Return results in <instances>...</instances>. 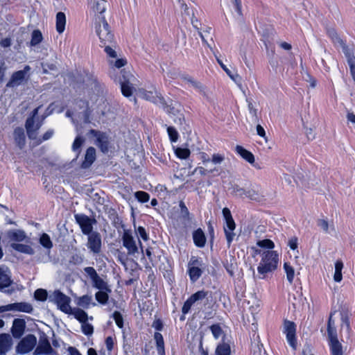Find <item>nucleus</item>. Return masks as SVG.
Returning <instances> with one entry per match:
<instances>
[{
  "mask_svg": "<svg viewBox=\"0 0 355 355\" xmlns=\"http://www.w3.org/2000/svg\"><path fill=\"white\" fill-rule=\"evenodd\" d=\"M284 269L286 274V279L290 284H292L295 275V270L293 267L288 262L284 263Z\"/></svg>",
  "mask_w": 355,
  "mask_h": 355,
  "instance_id": "nucleus-42",
  "label": "nucleus"
},
{
  "mask_svg": "<svg viewBox=\"0 0 355 355\" xmlns=\"http://www.w3.org/2000/svg\"><path fill=\"white\" fill-rule=\"evenodd\" d=\"M82 332L87 336L92 335L94 332V327L92 324L85 322V323H82L81 325Z\"/></svg>",
  "mask_w": 355,
  "mask_h": 355,
  "instance_id": "nucleus-57",
  "label": "nucleus"
},
{
  "mask_svg": "<svg viewBox=\"0 0 355 355\" xmlns=\"http://www.w3.org/2000/svg\"><path fill=\"white\" fill-rule=\"evenodd\" d=\"M92 297L88 295H83L79 297L77 302V304L85 309H87L91 303Z\"/></svg>",
  "mask_w": 355,
  "mask_h": 355,
  "instance_id": "nucleus-51",
  "label": "nucleus"
},
{
  "mask_svg": "<svg viewBox=\"0 0 355 355\" xmlns=\"http://www.w3.org/2000/svg\"><path fill=\"white\" fill-rule=\"evenodd\" d=\"M92 286L99 291L105 290L107 292H112V290L110 289L107 283L105 282L101 277H100L99 275L94 279L92 281Z\"/></svg>",
  "mask_w": 355,
  "mask_h": 355,
  "instance_id": "nucleus-33",
  "label": "nucleus"
},
{
  "mask_svg": "<svg viewBox=\"0 0 355 355\" xmlns=\"http://www.w3.org/2000/svg\"><path fill=\"white\" fill-rule=\"evenodd\" d=\"M343 268V263L341 261L338 260L335 263V272L334 275V279L336 282H340L343 279L342 270Z\"/></svg>",
  "mask_w": 355,
  "mask_h": 355,
  "instance_id": "nucleus-38",
  "label": "nucleus"
},
{
  "mask_svg": "<svg viewBox=\"0 0 355 355\" xmlns=\"http://www.w3.org/2000/svg\"><path fill=\"white\" fill-rule=\"evenodd\" d=\"M136 233L144 241H147L149 239L148 234L146 231V229L142 226H139L136 230Z\"/></svg>",
  "mask_w": 355,
  "mask_h": 355,
  "instance_id": "nucleus-63",
  "label": "nucleus"
},
{
  "mask_svg": "<svg viewBox=\"0 0 355 355\" xmlns=\"http://www.w3.org/2000/svg\"><path fill=\"white\" fill-rule=\"evenodd\" d=\"M166 130L170 141L173 143L177 142L179 139V134L177 130L173 126H167Z\"/></svg>",
  "mask_w": 355,
  "mask_h": 355,
  "instance_id": "nucleus-48",
  "label": "nucleus"
},
{
  "mask_svg": "<svg viewBox=\"0 0 355 355\" xmlns=\"http://www.w3.org/2000/svg\"><path fill=\"white\" fill-rule=\"evenodd\" d=\"M135 198L141 203L147 202L150 200V194L146 191H138L135 193Z\"/></svg>",
  "mask_w": 355,
  "mask_h": 355,
  "instance_id": "nucleus-50",
  "label": "nucleus"
},
{
  "mask_svg": "<svg viewBox=\"0 0 355 355\" xmlns=\"http://www.w3.org/2000/svg\"><path fill=\"white\" fill-rule=\"evenodd\" d=\"M39 243L41 245L48 250H50L53 247V243L51 240V238L46 233H43L41 234L39 239Z\"/></svg>",
  "mask_w": 355,
  "mask_h": 355,
  "instance_id": "nucleus-43",
  "label": "nucleus"
},
{
  "mask_svg": "<svg viewBox=\"0 0 355 355\" xmlns=\"http://www.w3.org/2000/svg\"><path fill=\"white\" fill-rule=\"evenodd\" d=\"M54 135V130L53 129L48 130L41 137H39L37 141H36V145H40L42 142L50 139Z\"/></svg>",
  "mask_w": 355,
  "mask_h": 355,
  "instance_id": "nucleus-56",
  "label": "nucleus"
},
{
  "mask_svg": "<svg viewBox=\"0 0 355 355\" xmlns=\"http://www.w3.org/2000/svg\"><path fill=\"white\" fill-rule=\"evenodd\" d=\"M327 33L332 42L336 45L340 44L343 40L340 37L334 28H327Z\"/></svg>",
  "mask_w": 355,
  "mask_h": 355,
  "instance_id": "nucleus-40",
  "label": "nucleus"
},
{
  "mask_svg": "<svg viewBox=\"0 0 355 355\" xmlns=\"http://www.w3.org/2000/svg\"><path fill=\"white\" fill-rule=\"evenodd\" d=\"M202 270L198 266L188 267L187 273L191 282L195 283L202 275Z\"/></svg>",
  "mask_w": 355,
  "mask_h": 355,
  "instance_id": "nucleus-31",
  "label": "nucleus"
},
{
  "mask_svg": "<svg viewBox=\"0 0 355 355\" xmlns=\"http://www.w3.org/2000/svg\"><path fill=\"white\" fill-rule=\"evenodd\" d=\"M111 317L114 320L115 323L119 328L122 329L123 327V318L119 311H115Z\"/></svg>",
  "mask_w": 355,
  "mask_h": 355,
  "instance_id": "nucleus-53",
  "label": "nucleus"
},
{
  "mask_svg": "<svg viewBox=\"0 0 355 355\" xmlns=\"http://www.w3.org/2000/svg\"><path fill=\"white\" fill-rule=\"evenodd\" d=\"M208 294L209 292L205 290H200L192 294L184 302L182 307V313L183 314H187L190 311L191 308L193 304L205 299L207 297Z\"/></svg>",
  "mask_w": 355,
  "mask_h": 355,
  "instance_id": "nucleus-13",
  "label": "nucleus"
},
{
  "mask_svg": "<svg viewBox=\"0 0 355 355\" xmlns=\"http://www.w3.org/2000/svg\"><path fill=\"white\" fill-rule=\"evenodd\" d=\"M261 26H260L259 28L256 27V29L258 31L259 33H261L262 31L261 34L262 35L266 38V40H268L270 35H272L274 33L273 28H271L270 26H268L267 24H261Z\"/></svg>",
  "mask_w": 355,
  "mask_h": 355,
  "instance_id": "nucleus-41",
  "label": "nucleus"
},
{
  "mask_svg": "<svg viewBox=\"0 0 355 355\" xmlns=\"http://www.w3.org/2000/svg\"><path fill=\"white\" fill-rule=\"evenodd\" d=\"M218 62L221 67V68L225 71V73L228 75V76L233 80L234 81L236 80V78H240L239 74H233L232 71L227 67L225 64L223 63L222 61L218 59Z\"/></svg>",
  "mask_w": 355,
  "mask_h": 355,
  "instance_id": "nucleus-58",
  "label": "nucleus"
},
{
  "mask_svg": "<svg viewBox=\"0 0 355 355\" xmlns=\"http://www.w3.org/2000/svg\"><path fill=\"white\" fill-rule=\"evenodd\" d=\"M87 236V242L86 246L89 252L93 255H98L102 251L103 241L101 234L94 231Z\"/></svg>",
  "mask_w": 355,
  "mask_h": 355,
  "instance_id": "nucleus-8",
  "label": "nucleus"
},
{
  "mask_svg": "<svg viewBox=\"0 0 355 355\" xmlns=\"http://www.w3.org/2000/svg\"><path fill=\"white\" fill-rule=\"evenodd\" d=\"M327 331L329 347L341 345L338 339V334L336 326H327Z\"/></svg>",
  "mask_w": 355,
  "mask_h": 355,
  "instance_id": "nucleus-27",
  "label": "nucleus"
},
{
  "mask_svg": "<svg viewBox=\"0 0 355 355\" xmlns=\"http://www.w3.org/2000/svg\"><path fill=\"white\" fill-rule=\"evenodd\" d=\"M257 245L261 248L267 249V250H272L275 248L273 241L268 239L258 241Z\"/></svg>",
  "mask_w": 355,
  "mask_h": 355,
  "instance_id": "nucleus-49",
  "label": "nucleus"
},
{
  "mask_svg": "<svg viewBox=\"0 0 355 355\" xmlns=\"http://www.w3.org/2000/svg\"><path fill=\"white\" fill-rule=\"evenodd\" d=\"M107 2L105 0H94L87 14V20L95 22H107L105 12Z\"/></svg>",
  "mask_w": 355,
  "mask_h": 355,
  "instance_id": "nucleus-3",
  "label": "nucleus"
},
{
  "mask_svg": "<svg viewBox=\"0 0 355 355\" xmlns=\"http://www.w3.org/2000/svg\"><path fill=\"white\" fill-rule=\"evenodd\" d=\"M37 338L33 334H28L23 338L16 347V352L25 354L30 352L36 345Z\"/></svg>",
  "mask_w": 355,
  "mask_h": 355,
  "instance_id": "nucleus-11",
  "label": "nucleus"
},
{
  "mask_svg": "<svg viewBox=\"0 0 355 355\" xmlns=\"http://www.w3.org/2000/svg\"><path fill=\"white\" fill-rule=\"evenodd\" d=\"M123 245L127 249L128 254L134 255L138 252V248L132 233L128 230H125L122 236Z\"/></svg>",
  "mask_w": 355,
  "mask_h": 355,
  "instance_id": "nucleus-17",
  "label": "nucleus"
},
{
  "mask_svg": "<svg viewBox=\"0 0 355 355\" xmlns=\"http://www.w3.org/2000/svg\"><path fill=\"white\" fill-rule=\"evenodd\" d=\"M121 76L119 77V83L122 84V83H131V79L134 78V76L129 72L125 70H121Z\"/></svg>",
  "mask_w": 355,
  "mask_h": 355,
  "instance_id": "nucleus-54",
  "label": "nucleus"
},
{
  "mask_svg": "<svg viewBox=\"0 0 355 355\" xmlns=\"http://www.w3.org/2000/svg\"><path fill=\"white\" fill-rule=\"evenodd\" d=\"M330 355H345L342 344L329 347Z\"/></svg>",
  "mask_w": 355,
  "mask_h": 355,
  "instance_id": "nucleus-60",
  "label": "nucleus"
},
{
  "mask_svg": "<svg viewBox=\"0 0 355 355\" xmlns=\"http://www.w3.org/2000/svg\"><path fill=\"white\" fill-rule=\"evenodd\" d=\"M194 245L200 248H204L206 244V236L201 228H198L192 233Z\"/></svg>",
  "mask_w": 355,
  "mask_h": 355,
  "instance_id": "nucleus-22",
  "label": "nucleus"
},
{
  "mask_svg": "<svg viewBox=\"0 0 355 355\" xmlns=\"http://www.w3.org/2000/svg\"><path fill=\"white\" fill-rule=\"evenodd\" d=\"M181 5L182 9L183 10L182 12V21L196 22L198 21V19L195 17L193 10H190L184 3H182Z\"/></svg>",
  "mask_w": 355,
  "mask_h": 355,
  "instance_id": "nucleus-30",
  "label": "nucleus"
},
{
  "mask_svg": "<svg viewBox=\"0 0 355 355\" xmlns=\"http://www.w3.org/2000/svg\"><path fill=\"white\" fill-rule=\"evenodd\" d=\"M235 151L239 154L243 159L246 160L251 164H253L255 162L254 155L249 150L244 148L243 146L237 145L235 147Z\"/></svg>",
  "mask_w": 355,
  "mask_h": 355,
  "instance_id": "nucleus-29",
  "label": "nucleus"
},
{
  "mask_svg": "<svg viewBox=\"0 0 355 355\" xmlns=\"http://www.w3.org/2000/svg\"><path fill=\"white\" fill-rule=\"evenodd\" d=\"M14 139L16 145L22 149L26 144L24 130L21 127H17L13 132Z\"/></svg>",
  "mask_w": 355,
  "mask_h": 355,
  "instance_id": "nucleus-25",
  "label": "nucleus"
},
{
  "mask_svg": "<svg viewBox=\"0 0 355 355\" xmlns=\"http://www.w3.org/2000/svg\"><path fill=\"white\" fill-rule=\"evenodd\" d=\"M96 32L102 45L110 44L114 41V35L110 24H98Z\"/></svg>",
  "mask_w": 355,
  "mask_h": 355,
  "instance_id": "nucleus-9",
  "label": "nucleus"
},
{
  "mask_svg": "<svg viewBox=\"0 0 355 355\" xmlns=\"http://www.w3.org/2000/svg\"><path fill=\"white\" fill-rule=\"evenodd\" d=\"M31 67L26 65L23 69L15 71L10 76V80L6 83L7 88H15L26 83L29 79V71Z\"/></svg>",
  "mask_w": 355,
  "mask_h": 355,
  "instance_id": "nucleus-6",
  "label": "nucleus"
},
{
  "mask_svg": "<svg viewBox=\"0 0 355 355\" xmlns=\"http://www.w3.org/2000/svg\"><path fill=\"white\" fill-rule=\"evenodd\" d=\"M179 207H180V216L181 218H182L183 220H190V212L188 209V208L187 207L185 203L182 201V200H180V202H179Z\"/></svg>",
  "mask_w": 355,
  "mask_h": 355,
  "instance_id": "nucleus-44",
  "label": "nucleus"
},
{
  "mask_svg": "<svg viewBox=\"0 0 355 355\" xmlns=\"http://www.w3.org/2000/svg\"><path fill=\"white\" fill-rule=\"evenodd\" d=\"M11 347V339L9 335L6 334H0V351L7 353Z\"/></svg>",
  "mask_w": 355,
  "mask_h": 355,
  "instance_id": "nucleus-32",
  "label": "nucleus"
},
{
  "mask_svg": "<svg viewBox=\"0 0 355 355\" xmlns=\"http://www.w3.org/2000/svg\"><path fill=\"white\" fill-rule=\"evenodd\" d=\"M90 134L96 137V145L100 148L101 151L106 153L109 150V139L105 132L92 129Z\"/></svg>",
  "mask_w": 355,
  "mask_h": 355,
  "instance_id": "nucleus-15",
  "label": "nucleus"
},
{
  "mask_svg": "<svg viewBox=\"0 0 355 355\" xmlns=\"http://www.w3.org/2000/svg\"><path fill=\"white\" fill-rule=\"evenodd\" d=\"M209 329L215 339H218L223 334V331L219 324H214L209 327Z\"/></svg>",
  "mask_w": 355,
  "mask_h": 355,
  "instance_id": "nucleus-52",
  "label": "nucleus"
},
{
  "mask_svg": "<svg viewBox=\"0 0 355 355\" xmlns=\"http://www.w3.org/2000/svg\"><path fill=\"white\" fill-rule=\"evenodd\" d=\"M232 193L233 195H235V196L241 197V198L244 197L245 189H244L243 188H241L238 185H234L232 187Z\"/></svg>",
  "mask_w": 355,
  "mask_h": 355,
  "instance_id": "nucleus-61",
  "label": "nucleus"
},
{
  "mask_svg": "<svg viewBox=\"0 0 355 355\" xmlns=\"http://www.w3.org/2000/svg\"><path fill=\"white\" fill-rule=\"evenodd\" d=\"M339 45L342 48L343 53L346 57L347 62L355 60V56L353 51L349 48L344 41L339 44Z\"/></svg>",
  "mask_w": 355,
  "mask_h": 355,
  "instance_id": "nucleus-34",
  "label": "nucleus"
},
{
  "mask_svg": "<svg viewBox=\"0 0 355 355\" xmlns=\"http://www.w3.org/2000/svg\"><path fill=\"white\" fill-rule=\"evenodd\" d=\"M7 310L16 311L27 313H31L33 311V306L28 302H15L7 304Z\"/></svg>",
  "mask_w": 355,
  "mask_h": 355,
  "instance_id": "nucleus-21",
  "label": "nucleus"
},
{
  "mask_svg": "<svg viewBox=\"0 0 355 355\" xmlns=\"http://www.w3.org/2000/svg\"><path fill=\"white\" fill-rule=\"evenodd\" d=\"M71 313L73 314L75 318L80 323H85L88 319L87 313L80 309H74Z\"/></svg>",
  "mask_w": 355,
  "mask_h": 355,
  "instance_id": "nucleus-39",
  "label": "nucleus"
},
{
  "mask_svg": "<svg viewBox=\"0 0 355 355\" xmlns=\"http://www.w3.org/2000/svg\"><path fill=\"white\" fill-rule=\"evenodd\" d=\"M85 78L84 81L86 83L88 87H90L92 89L97 93H102L104 87V85L101 83L96 76L89 71H85Z\"/></svg>",
  "mask_w": 355,
  "mask_h": 355,
  "instance_id": "nucleus-18",
  "label": "nucleus"
},
{
  "mask_svg": "<svg viewBox=\"0 0 355 355\" xmlns=\"http://www.w3.org/2000/svg\"><path fill=\"white\" fill-rule=\"evenodd\" d=\"M74 218L76 223L79 225L84 235L94 232L93 226L96 223V220L94 218H90L84 214H76L74 215Z\"/></svg>",
  "mask_w": 355,
  "mask_h": 355,
  "instance_id": "nucleus-10",
  "label": "nucleus"
},
{
  "mask_svg": "<svg viewBox=\"0 0 355 355\" xmlns=\"http://www.w3.org/2000/svg\"><path fill=\"white\" fill-rule=\"evenodd\" d=\"M248 107L250 114L252 116L253 120L257 122L258 121L257 117V110L254 107L253 104L250 101H248Z\"/></svg>",
  "mask_w": 355,
  "mask_h": 355,
  "instance_id": "nucleus-64",
  "label": "nucleus"
},
{
  "mask_svg": "<svg viewBox=\"0 0 355 355\" xmlns=\"http://www.w3.org/2000/svg\"><path fill=\"white\" fill-rule=\"evenodd\" d=\"M85 142V139L81 136H77L72 144V150L75 153H77V156L80 153V147Z\"/></svg>",
  "mask_w": 355,
  "mask_h": 355,
  "instance_id": "nucleus-47",
  "label": "nucleus"
},
{
  "mask_svg": "<svg viewBox=\"0 0 355 355\" xmlns=\"http://www.w3.org/2000/svg\"><path fill=\"white\" fill-rule=\"evenodd\" d=\"M25 128L28 139L35 141V144H36V141H37V139H39L37 137L38 130L34 128V123H33L32 119H26Z\"/></svg>",
  "mask_w": 355,
  "mask_h": 355,
  "instance_id": "nucleus-26",
  "label": "nucleus"
},
{
  "mask_svg": "<svg viewBox=\"0 0 355 355\" xmlns=\"http://www.w3.org/2000/svg\"><path fill=\"white\" fill-rule=\"evenodd\" d=\"M13 280L10 269L5 266H0V291L11 295L15 291L12 286Z\"/></svg>",
  "mask_w": 355,
  "mask_h": 355,
  "instance_id": "nucleus-5",
  "label": "nucleus"
},
{
  "mask_svg": "<svg viewBox=\"0 0 355 355\" xmlns=\"http://www.w3.org/2000/svg\"><path fill=\"white\" fill-rule=\"evenodd\" d=\"M10 246L14 250L21 253H24L28 255H33L35 254L34 249L31 246L26 244L11 243L10 244Z\"/></svg>",
  "mask_w": 355,
  "mask_h": 355,
  "instance_id": "nucleus-28",
  "label": "nucleus"
},
{
  "mask_svg": "<svg viewBox=\"0 0 355 355\" xmlns=\"http://www.w3.org/2000/svg\"><path fill=\"white\" fill-rule=\"evenodd\" d=\"M222 212L225 220L223 230L227 240V246L230 247L236 235L234 232L236 228V224L232 218L231 211L228 208H223Z\"/></svg>",
  "mask_w": 355,
  "mask_h": 355,
  "instance_id": "nucleus-4",
  "label": "nucleus"
},
{
  "mask_svg": "<svg viewBox=\"0 0 355 355\" xmlns=\"http://www.w3.org/2000/svg\"><path fill=\"white\" fill-rule=\"evenodd\" d=\"M47 295L46 291L42 288H38L34 293V297L38 301H45Z\"/></svg>",
  "mask_w": 355,
  "mask_h": 355,
  "instance_id": "nucleus-55",
  "label": "nucleus"
},
{
  "mask_svg": "<svg viewBox=\"0 0 355 355\" xmlns=\"http://www.w3.org/2000/svg\"><path fill=\"white\" fill-rule=\"evenodd\" d=\"M26 234L21 229H11L6 232L4 240L9 243H20L26 240Z\"/></svg>",
  "mask_w": 355,
  "mask_h": 355,
  "instance_id": "nucleus-16",
  "label": "nucleus"
},
{
  "mask_svg": "<svg viewBox=\"0 0 355 355\" xmlns=\"http://www.w3.org/2000/svg\"><path fill=\"white\" fill-rule=\"evenodd\" d=\"M215 354L216 355H230L231 348L230 345L224 342L218 344L216 347Z\"/></svg>",
  "mask_w": 355,
  "mask_h": 355,
  "instance_id": "nucleus-35",
  "label": "nucleus"
},
{
  "mask_svg": "<svg viewBox=\"0 0 355 355\" xmlns=\"http://www.w3.org/2000/svg\"><path fill=\"white\" fill-rule=\"evenodd\" d=\"M34 354L35 355L49 354L58 355L57 352L51 347L47 338H44L43 340H40L39 345L36 347Z\"/></svg>",
  "mask_w": 355,
  "mask_h": 355,
  "instance_id": "nucleus-20",
  "label": "nucleus"
},
{
  "mask_svg": "<svg viewBox=\"0 0 355 355\" xmlns=\"http://www.w3.org/2000/svg\"><path fill=\"white\" fill-rule=\"evenodd\" d=\"M26 322L22 318H15L12 322L11 333L15 338H20L24 334Z\"/></svg>",
  "mask_w": 355,
  "mask_h": 355,
  "instance_id": "nucleus-19",
  "label": "nucleus"
},
{
  "mask_svg": "<svg viewBox=\"0 0 355 355\" xmlns=\"http://www.w3.org/2000/svg\"><path fill=\"white\" fill-rule=\"evenodd\" d=\"M175 154L178 158L182 159H186L189 157L191 151L187 148L178 147L175 150Z\"/></svg>",
  "mask_w": 355,
  "mask_h": 355,
  "instance_id": "nucleus-46",
  "label": "nucleus"
},
{
  "mask_svg": "<svg viewBox=\"0 0 355 355\" xmlns=\"http://www.w3.org/2000/svg\"><path fill=\"white\" fill-rule=\"evenodd\" d=\"M120 85L122 94L127 98L132 97L133 91L135 90L132 84L131 83H122Z\"/></svg>",
  "mask_w": 355,
  "mask_h": 355,
  "instance_id": "nucleus-36",
  "label": "nucleus"
},
{
  "mask_svg": "<svg viewBox=\"0 0 355 355\" xmlns=\"http://www.w3.org/2000/svg\"><path fill=\"white\" fill-rule=\"evenodd\" d=\"M154 339L156 342L157 349L164 347V338L160 333L155 332L154 334Z\"/></svg>",
  "mask_w": 355,
  "mask_h": 355,
  "instance_id": "nucleus-62",
  "label": "nucleus"
},
{
  "mask_svg": "<svg viewBox=\"0 0 355 355\" xmlns=\"http://www.w3.org/2000/svg\"><path fill=\"white\" fill-rule=\"evenodd\" d=\"M176 105L177 103H174L171 99L168 98V100L164 99L160 107L173 119L175 123L181 127L182 130L191 131L184 114L180 112V110Z\"/></svg>",
  "mask_w": 355,
  "mask_h": 355,
  "instance_id": "nucleus-2",
  "label": "nucleus"
},
{
  "mask_svg": "<svg viewBox=\"0 0 355 355\" xmlns=\"http://www.w3.org/2000/svg\"><path fill=\"white\" fill-rule=\"evenodd\" d=\"M143 98L159 106L162 105L165 99L163 96L158 95L156 91H144L143 92Z\"/></svg>",
  "mask_w": 355,
  "mask_h": 355,
  "instance_id": "nucleus-24",
  "label": "nucleus"
},
{
  "mask_svg": "<svg viewBox=\"0 0 355 355\" xmlns=\"http://www.w3.org/2000/svg\"><path fill=\"white\" fill-rule=\"evenodd\" d=\"M244 196L250 200L256 201L259 200L260 198L259 194L254 189L245 190Z\"/></svg>",
  "mask_w": 355,
  "mask_h": 355,
  "instance_id": "nucleus-59",
  "label": "nucleus"
},
{
  "mask_svg": "<svg viewBox=\"0 0 355 355\" xmlns=\"http://www.w3.org/2000/svg\"><path fill=\"white\" fill-rule=\"evenodd\" d=\"M180 79L187 84L189 87L193 88L203 97L208 98L207 87L201 82L197 80L189 74L181 75Z\"/></svg>",
  "mask_w": 355,
  "mask_h": 355,
  "instance_id": "nucleus-14",
  "label": "nucleus"
},
{
  "mask_svg": "<svg viewBox=\"0 0 355 355\" xmlns=\"http://www.w3.org/2000/svg\"><path fill=\"white\" fill-rule=\"evenodd\" d=\"M43 37L42 33L39 30H35L31 35V45L35 46L42 41Z\"/></svg>",
  "mask_w": 355,
  "mask_h": 355,
  "instance_id": "nucleus-45",
  "label": "nucleus"
},
{
  "mask_svg": "<svg viewBox=\"0 0 355 355\" xmlns=\"http://www.w3.org/2000/svg\"><path fill=\"white\" fill-rule=\"evenodd\" d=\"M96 159V150L94 147H89L85 155V159L81 164L83 168H89Z\"/></svg>",
  "mask_w": 355,
  "mask_h": 355,
  "instance_id": "nucleus-23",
  "label": "nucleus"
},
{
  "mask_svg": "<svg viewBox=\"0 0 355 355\" xmlns=\"http://www.w3.org/2000/svg\"><path fill=\"white\" fill-rule=\"evenodd\" d=\"M111 292H107L105 290H101L96 293L95 298L96 301L101 304H106L109 299V293Z\"/></svg>",
  "mask_w": 355,
  "mask_h": 355,
  "instance_id": "nucleus-37",
  "label": "nucleus"
},
{
  "mask_svg": "<svg viewBox=\"0 0 355 355\" xmlns=\"http://www.w3.org/2000/svg\"><path fill=\"white\" fill-rule=\"evenodd\" d=\"M261 254V259L257 267V272L260 279H264L269 273H272L277 269L279 263V254L276 251L261 250L257 251Z\"/></svg>",
  "mask_w": 355,
  "mask_h": 355,
  "instance_id": "nucleus-1",
  "label": "nucleus"
},
{
  "mask_svg": "<svg viewBox=\"0 0 355 355\" xmlns=\"http://www.w3.org/2000/svg\"><path fill=\"white\" fill-rule=\"evenodd\" d=\"M58 306V309L64 313L71 314L72 309L70 306L71 298L59 290L55 291L50 297Z\"/></svg>",
  "mask_w": 355,
  "mask_h": 355,
  "instance_id": "nucleus-7",
  "label": "nucleus"
},
{
  "mask_svg": "<svg viewBox=\"0 0 355 355\" xmlns=\"http://www.w3.org/2000/svg\"><path fill=\"white\" fill-rule=\"evenodd\" d=\"M283 333L286 334L288 345L294 349L297 347L296 324L295 322L285 320L284 322Z\"/></svg>",
  "mask_w": 355,
  "mask_h": 355,
  "instance_id": "nucleus-12",
  "label": "nucleus"
}]
</instances>
